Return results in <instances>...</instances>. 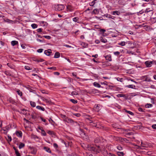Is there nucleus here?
Segmentation results:
<instances>
[{"mask_svg":"<svg viewBox=\"0 0 156 156\" xmlns=\"http://www.w3.org/2000/svg\"><path fill=\"white\" fill-rule=\"evenodd\" d=\"M11 44L12 46H14L17 44H18V42L16 41H11Z\"/></svg>","mask_w":156,"mask_h":156,"instance_id":"27","label":"nucleus"},{"mask_svg":"<svg viewBox=\"0 0 156 156\" xmlns=\"http://www.w3.org/2000/svg\"><path fill=\"white\" fill-rule=\"evenodd\" d=\"M62 142L64 143L66 147L69 146V143H70V142H69L67 141L65 142V141H63Z\"/></svg>","mask_w":156,"mask_h":156,"instance_id":"43","label":"nucleus"},{"mask_svg":"<svg viewBox=\"0 0 156 156\" xmlns=\"http://www.w3.org/2000/svg\"><path fill=\"white\" fill-rule=\"evenodd\" d=\"M42 29L41 28H40L37 29V31L38 32L40 33L42 32Z\"/></svg>","mask_w":156,"mask_h":156,"instance_id":"59","label":"nucleus"},{"mask_svg":"<svg viewBox=\"0 0 156 156\" xmlns=\"http://www.w3.org/2000/svg\"><path fill=\"white\" fill-rule=\"evenodd\" d=\"M43 37L48 39H50L51 38V37L50 36H44Z\"/></svg>","mask_w":156,"mask_h":156,"instance_id":"54","label":"nucleus"},{"mask_svg":"<svg viewBox=\"0 0 156 156\" xmlns=\"http://www.w3.org/2000/svg\"><path fill=\"white\" fill-rule=\"evenodd\" d=\"M0 156H8V155L3 152H1L0 154Z\"/></svg>","mask_w":156,"mask_h":156,"instance_id":"55","label":"nucleus"},{"mask_svg":"<svg viewBox=\"0 0 156 156\" xmlns=\"http://www.w3.org/2000/svg\"><path fill=\"white\" fill-rule=\"evenodd\" d=\"M153 8L151 5H150V8H147V15H148L147 17H148L149 19L151 18V16L153 14Z\"/></svg>","mask_w":156,"mask_h":156,"instance_id":"3","label":"nucleus"},{"mask_svg":"<svg viewBox=\"0 0 156 156\" xmlns=\"http://www.w3.org/2000/svg\"><path fill=\"white\" fill-rule=\"evenodd\" d=\"M16 92L17 93V94L20 96H22V93L20 90L18 89L16 90Z\"/></svg>","mask_w":156,"mask_h":156,"instance_id":"32","label":"nucleus"},{"mask_svg":"<svg viewBox=\"0 0 156 156\" xmlns=\"http://www.w3.org/2000/svg\"><path fill=\"white\" fill-rule=\"evenodd\" d=\"M41 135L43 136H46V134L44 130H43L42 132H41Z\"/></svg>","mask_w":156,"mask_h":156,"instance_id":"50","label":"nucleus"},{"mask_svg":"<svg viewBox=\"0 0 156 156\" xmlns=\"http://www.w3.org/2000/svg\"><path fill=\"white\" fill-rule=\"evenodd\" d=\"M99 12V10L98 9H94L93 11L92 12L91 14H98Z\"/></svg>","mask_w":156,"mask_h":156,"instance_id":"9","label":"nucleus"},{"mask_svg":"<svg viewBox=\"0 0 156 156\" xmlns=\"http://www.w3.org/2000/svg\"><path fill=\"white\" fill-rule=\"evenodd\" d=\"M48 121L52 125H54L55 122L51 118H50L49 119Z\"/></svg>","mask_w":156,"mask_h":156,"instance_id":"35","label":"nucleus"},{"mask_svg":"<svg viewBox=\"0 0 156 156\" xmlns=\"http://www.w3.org/2000/svg\"><path fill=\"white\" fill-rule=\"evenodd\" d=\"M93 85L94 86L98 88H103V87H101L99 84L96 82L94 83Z\"/></svg>","mask_w":156,"mask_h":156,"instance_id":"14","label":"nucleus"},{"mask_svg":"<svg viewBox=\"0 0 156 156\" xmlns=\"http://www.w3.org/2000/svg\"><path fill=\"white\" fill-rule=\"evenodd\" d=\"M95 110L96 111L98 112L101 108V105L100 104L95 105L94 106Z\"/></svg>","mask_w":156,"mask_h":156,"instance_id":"7","label":"nucleus"},{"mask_svg":"<svg viewBox=\"0 0 156 156\" xmlns=\"http://www.w3.org/2000/svg\"><path fill=\"white\" fill-rule=\"evenodd\" d=\"M32 118L34 119H35L37 118V116L34 113H32L31 115Z\"/></svg>","mask_w":156,"mask_h":156,"instance_id":"34","label":"nucleus"},{"mask_svg":"<svg viewBox=\"0 0 156 156\" xmlns=\"http://www.w3.org/2000/svg\"><path fill=\"white\" fill-rule=\"evenodd\" d=\"M44 149L48 152L50 153H51V151L50 150V148L48 147H44Z\"/></svg>","mask_w":156,"mask_h":156,"instance_id":"20","label":"nucleus"},{"mask_svg":"<svg viewBox=\"0 0 156 156\" xmlns=\"http://www.w3.org/2000/svg\"><path fill=\"white\" fill-rule=\"evenodd\" d=\"M117 80L118 81H120L121 82H122L123 81V79L122 78H120L119 77H118L117 78Z\"/></svg>","mask_w":156,"mask_h":156,"instance_id":"52","label":"nucleus"},{"mask_svg":"<svg viewBox=\"0 0 156 156\" xmlns=\"http://www.w3.org/2000/svg\"><path fill=\"white\" fill-rule=\"evenodd\" d=\"M60 117L62 118L63 119V121L64 122H65L66 118H67V117H66V115L62 114L60 115Z\"/></svg>","mask_w":156,"mask_h":156,"instance_id":"26","label":"nucleus"},{"mask_svg":"<svg viewBox=\"0 0 156 156\" xmlns=\"http://www.w3.org/2000/svg\"><path fill=\"white\" fill-rule=\"evenodd\" d=\"M71 95H78V93L77 92H76V91H73L71 93Z\"/></svg>","mask_w":156,"mask_h":156,"instance_id":"45","label":"nucleus"},{"mask_svg":"<svg viewBox=\"0 0 156 156\" xmlns=\"http://www.w3.org/2000/svg\"><path fill=\"white\" fill-rule=\"evenodd\" d=\"M125 112H126L127 113H128L129 114L132 115H133L134 114L132 112H131L129 111H127V110H126Z\"/></svg>","mask_w":156,"mask_h":156,"instance_id":"42","label":"nucleus"},{"mask_svg":"<svg viewBox=\"0 0 156 156\" xmlns=\"http://www.w3.org/2000/svg\"><path fill=\"white\" fill-rule=\"evenodd\" d=\"M53 146L55 148H56L58 147V145L56 143H54Z\"/></svg>","mask_w":156,"mask_h":156,"instance_id":"63","label":"nucleus"},{"mask_svg":"<svg viewBox=\"0 0 156 156\" xmlns=\"http://www.w3.org/2000/svg\"><path fill=\"white\" fill-rule=\"evenodd\" d=\"M66 9L68 11H69L71 12L74 10L73 7L70 5H68L66 6Z\"/></svg>","mask_w":156,"mask_h":156,"instance_id":"8","label":"nucleus"},{"mask_svg":"<svg viewBox=\"0 0 156 156\" xmlns=\"http://www.w3.org/2000/svg\"><path fill=\"white\" fill-rule=\"evenodd\" d=\"M105 16L106 17L109 18H111L112 19H114L115 17L113 16H111L110 15L106 14L105 15Z\"/></svg>","mask_w":156,"mask_h":156,"instance_id":"22","label":"nucleus"},{"mask_svg":"<svg viewBox=\"0 0 156 156\" xmlns=\"http://www.w3.org/2000/svg\"><path fill=\"white\" fill-rule=\"evenodd\" d=\"M97 0H93V1L92 2H91L90 3V6H93L94 5L95 3V1H97Z\"/></svg>","mask_w":156,"mask_h":156,"instance_id":"38","label":"nucleus"},{"mask_svg":"<svg viewBox=\"0 0 156 156\" xmlns=\"http://www.w3.org/2000/svg\"><path fill=\"white\" fill-rule=\"evenodd\" d=\"M30 104L31 106L32 107H34L36 106V103L34 102L31 101H30Z\"/></svg>","mask_w":156,"mask_h":156,"instance_id":"29","label":"nucleus"},{"mask_svg":"<svg viewBox=\"0 0 156 156\" xmlns=\"http://www.w3.org/2000/svg\"><path fill=\"white\" fill-rule=\"evenodd\" d=\"M44 101L46 102L47 103L50 104L51 103V101L50 100L48 99L45 98Z\"/></svg>","mask_w":156,"mask_h":156,"instance_id":"37","label":"nucleus"},{"mask_svg":"<svg viewBox=\"0 0 156 156\" xmlns=\"http://www.w3.org/2000/svg\"><path fill=\"white\" fill-rule=\"evenodd\" d=\"M147 88L149 89L150 88H151L152 89H154V86L152 85H150L149 83L147 82Z\"/></svg>","mask_w":156,"mask_h":156,"instance_id":"21","label":"nucleus"},{"mask_svg":"<svg viewBox=\"0 0 156 156\" xmlns=\"http://www.w3.org/2000/svg\"><path fill=\"white\" fill-rule=\"evenodd\" d=\"M25 146V144L23 143H21L19 145V147L20 149L23 147Z\"/></svg>","mask_w":156,"mask_h":156,"instance_id":"33","label":"nucleus"},{"mask_svg":"<svg viewBox=\"0 0 156 156\" xmlns=\"http://www.w3.org/2000/svg\"><path fill=\"white\" fill-rule=\"evenodd\" d=\"M147 155L150 156H153V154L150 151H149L147 152Z\"/></svg>","mask_w":156,"mask_h":156,"instance_id":"46","label":"nucleus"},{"mask_svg":"<svg viewBox=\"0 0 156 156\" xmlns=\"http://www.w3.org/2000/svg\"><path fill=\"white\" fill-rule=\"evenodd\" d=\"M65 6L63 5H58L55 6V9L57 11H61L64 9Z\"/></svg>","mask_w":156,"mask_h":156,"instance_id":"5","label":"nucleus"},{"mask_svg":"<svg viewBox=\"0 0 156 156\" xmlns=\"http://www.w3.org/2000/svg\"><path fill=\"white\" fill-rule=\"evenodd\" d=\"M112 14L113 15H119L120 14V12L119 11L116 10L113 12Z\"/></svg>","mask_w":156,"mask_h":156,"instance_id":"24","label":"nucleus"},{"mask_svg":"<svg viewBox=\"0 0 156 156\" xmlns=\"http://www.w3.org/2000/svg\"><path fill=\"white\" fill-rule=\"evenodd\" d=\"M153 64L152 61H147V67H150Z\"/></svg>","mask_w":156,"mask_h":156,"instance_id":"15","label":"nucleus"},{"mask_svg":"<svg viewBox=\"0 0 156 156\" xmlns=\"http://www.w3.org/2000/svg\"><path fill=\"white\" fill-rule=\"evenodd\" d=\"M138 110L140 112H145V109H143L142 108H138Z\"/></svg>","mask_w":156,"mask_h":156,"instance_id":"51","label":"nucleus"},{"mask_svg":"<svg viewBox=\"0 0 156 156\" xmlns=\"http://www.w3.org/2000/svg\"><path fill=\"white\" fill-rule=\"evenodd\" d=\"M105 140L101 137L98 136L94 139V142L95 143H99L104 142Z\"/></svg>","mask_w":156,"mask_h":156,"instance_id":"4","label":"nucleus"},{"mask_svg":"<svg viewBox=\"0 0 156 156\" xmlns=\"http://www.w3.org/2000/svg\"><path fill=\"white\" fill-rule=\"evenodd\" d=\"M7 101L13 104H15L16 103L15 100L11 98H8L7 99Z\"/></svg>","mask_w":156,"mask_h":156,"instance_id":"10","label":"nucleus"},{"mask_svg":"<svg viewBox=\"0 0 156 156\" xmlns=\"http://www.w3.org/2000/svg\"><path fill=\"white\" fill-rule=\"evenodd\" d=\"M4 73L7 76H12L11 72L10 71H5Z\"/></svg>","mask_w":156,"mask_h":156,"instance_id":"18","label":"nucleus"},{"mask_svg":"<svg viewBox=\"0 0 156 156\" xmlns=\"http://www.w3.org/2000/svg\"><path fill=\"white\" fill-rule=\"evenodd\" d=\"M100 40L101 42L104 43H106L107 42V40L105 38H103L102 37H100Z\"/></svg>","mask_w":156,"mask_h":156,"instance_id":"23","label":"nucleus"},{"mask_svg":"<svg viewBox=\"0 0 156 156\" xmlns=\"http://www.w3.org/2000/svg\"><path fill=\"white\" fill-rule=\"evenodd\" d=\"M117 149L119 151H121L122 150V147L120 145H119L117 147Z\"/></svg>","mask_w":156,"mask_h":156,"instance_id":"44","label":"nucleus"},{"mask_svg":"<svg viewBox=\"0 0 156 156\" xmlns=\"http://www.w3.org/2000/svg\"><path fill=\"white\" fill-rule=\"evenodd\" d=\"M133 133L131 132H128L126 133V135H133Z\"/></svg>","mask_w":156,"mask_h":156,"instance_id":"61","label":"nucleus"},{"mask_svg":"<svg viewBox=\"0 0 156 156\" xmlns=\"http://www.w3.org/2000/svg\"><path fill=\"white\" fill-rule=\"evenodd\" d=\"M50 49L46 50L44 51V53L47 56H49L50 53L51 52Z\"/></svg>","mask_w":156,"mask_h":156,"instance_id":"12","label":"nucleus"},{"mask_svg":"<svg viewBox=\"0 0 156 156\" xmlns=\"http://www.w3.org/2000/svg\"><path fill=\"white\" fill-rule=\"evenodd\" d=\"M89 124L90 126L97 128H100L101 125L99 122L94 120H90Z\"/></svg>","mask_w":156,"mask_h":156,"instance_id":"2","label":"nucleus"},{"mask_svg":"<svg viewBox=\"0 0 156 156\" xmlns=\"http://www.w3.org/2000/svg\"><path fill=\"white\" fill-rule=\"evenodd\" d=\"M127 42H126L125 41H122L120 42L118 44L121 46H123L125 45L126 43H127Z\"/></svg>","mask_w":156,"mask_h":156,"instance_id":"28","label":"nucleus"},{"mask_svg":"<svg viewBox=\"0 0 156 156\" xmlns=\"http://www.w3.org/2000/svg\"><path fill=\"white\" fill-rule=\"evenodd\" d=\"M60 53L58 52H56L54 55V58H58L60 57Z\"/></svg>","mask_w":156,"mask_h":156,"instance_id":"25","label":"nucleus"},{"mask_svg":"<svg viewBox=\"0 0 156 156\" xmlns=\"http://www.w3.org/2000/svg\"><path fill=\"white\" fill-rule=\"evenodd\" d=\"M11 127V125H8L6 126L5 127H3V128H2L1 130H3L4 131H9V130L10 129Z\"/></svg>","mask_w":156,"mask_h":156,"instance_id":"6","label":"nucleus"},{"mask_svg":"<svg viewBox=\"0 0 156 156\" xmlns=\"http://www.w3.org/2000/svg\"><path fill=\"white\" fill-rule=\"evenodd\" d=\"M65 122L69 123H72L74 122V121L73 119L69 118L68 117L66 118V120Z\"/></svg>","mask_w":156,"mask_h":156,"instance_id":"11","label":"nucleus"},{"mask_svg":"<svg viewBox=\"0 0 156 156\" xmlns=\"http://www.w3.org/2000/svg\"><path fill=\"white\" fill-rule=\"evenodd\" d=\"M70 101L74 104H76L77 103V101L74 99H71Z\"/></svg>","mask_w":156,"mask_h":156,"instance_id":"41","label":"nucleus"},{"mask_svg":"<svg viewBox=\"0 0 156 156\" xmlns=\"http://www.w3.org/2000/svg\"><path fill=\"white\" fill-rule=\"evenodd\" d=\"M8 140H7L9 142H10L12 140V138L11 136H9V135H8Z\"/></svg>","mask_w":156,"mask_h":156,"instance_id":"53","label":"nucleus"},{"mask_svg":"<svg viewBox=\"0 0 156 156\" xmlns=\"http://www.w3.org/2000/svg\"><path fill=\"white\" fill-rule=\"evenodd\" d=\"M154 0H147V2H150V3H151V4L153 5L154 4Z\"/></svg>","mask_w":156,"mask_h":156,"instance_id":"56","label":"nucleus"},{"mask_svg":"<svg viewBox=\"0 0 156 156\" xmlns=\"http://www.w3.org/2000/svg\"><path fill=\"white\" fill-rule=\"evenodd\" d=\"M36 108L37 109L43 111H44L45 110V109L44 108L39 105L37 106Z\"/></svg>","mask_w":156,"mask_h":156,"instance_id":"16","label":"nucleus"},{"mask_svg":"<svg viewBox=\"0 0 156 156\" xmlns=\"http://www.w3.org/2000/svg\"><path fill=\"white\" fill-rule=\"evenodd\" d=\"M43 50H44V49H43L40 48V49H38L37 50V51L38 52L41 53L42 52Z\"/></svg>","mask_w":156,"mask_h":156,"instance_id":"49","label":"nucleus"},{"mask_svg":"<svg viewBox=\"0 0 156 156\" xmlns=\"http://www.w3.org/2000/svg\"><path fill=\"white\" fill-rule=\"evenodd\" d=\"M48 133L50 135H54V133L53 131H48Z\"/></svg>","mask_w":156,"mask_h":156,"instance_id":"40","label":"nucleus"},{"mask_svg":"<svg viewBox=\"0 0 156 156\" xmlns=\"http://www.w3.org/2000/svg\"><path fill=\"white\" fill-rule=\"evenodd\" d=\"M79 18L78 17H76L73 19V21L75 22H77L78 23H79V22H77L78 20H79Z\"/></svg>","mask_w":156,"mask_h":156,"instance_id":"31","label":"nucleus"},{"mask_svg":"<svg viewBox=\"0 0 156 156\" xmlns=\"http://www.w3.org/2000/svg\"><path fill=\"white\" fill-rule=\"evenodd\" d=\"M117 96L118 98L124 97L125 99H128L127 97L126 96L125 94H119L117 95Z\"/></svg>","mask_w":156,"mask_h":156,"instance_id":"17","label":"nucleus"},{"mask_svg":"<svg viewBox=\"0 0 156 156\" xmlns=\"http://www.w3.org/2000/svg\"><path fill=\"white\" fill-rule=\"evenodd\" d=\"M16 135L19 137H21L22 135V133L21 131H17L16 132Z\"/></svg>","mask_w":156,"mask_h":156,"instance_id":"19","label":"nucleus"},{"mask_svg":"<svg viewBox=\"0 0 156 156\" xmlns=\"http://www.w3.org/2000/svg\"><path fill=\"white\" fill-rule=\"evenodd\" d=\"M48 69H52L53 70H56V68L55 67H49L48 68Z\"/></svg>","mask_w":156,"mask_h":156,"instance_id":"47","label":"nucleus"},{"mask_svg":"<svg viewBox=\"0 0 156 156\" xmlns=\"http://www.w3.org/2000/svg\"><path fill=\"white\" fill-rule=\"evenodd\" d=\"M152 128L155 129H156V124H154L152 126Z\"/></svg>","mask_w":156,"mask_h":156,"instance_id":"64","label":"nucleus"},{"mask_svg":"<svg viewBox=\"0 0 156 156\" xmlns=\"http://www.w3.org/2000/svg\"><path fill=\"white\" fill-rule=\"evenodd\" d=\"M74 115L77 117H79L80 116V114L79 113L74 114Z\"/></svg>","mask_w":156,"mask_h":156,"instance_id":"62","label":"nucleus"},{"mask_svg":"<svg viewBox=\"0 0 156 156\" xmlns=\"http://www.w3.org/2000/svg\"><path fill=\"white\" fill-rule=\"evenodd\" d=\"M117 153L119 156H123L124 155V154L122 152L119 151L117 152Z\"/></svg>","mask_w":156,"mask_h":156,"instance_id":"36","label":"nucleus"},{"mask_svg":"<svg viewBox=\"0 0 156 156\" xmlns=\"http://www.w3.org/2000/svg\"><path fill=\"white\" fill-rule=\"evenodd\" d=\"M105 57L106 60L108 61H111L112 60L111 55H107Z\"/></svg>","mask_w":156,"mask_h":156,"instance_id":"13","label":"nucleus"},{"mask_svg":"<svg viewBox=\"0 0 156 156\" xmlns=\"http://www.w3.org/2000/svg\"><path fill=\"white\" fill-rule=\"evenodd\" d=\"M113 53L114 55L118 56L119 55L120 52L119 51H117L114 52Z\"/></svg>","mask_w":156,"mask_h":156,"instance_id":"48","label":"nucleus"},{"mask_svg":"<svg viewBox=\"0 0 156 156\" xmlns=\"http://www.w3.org/2000/svg\"><path fill=\"white\" fill-rule=\"evenodd\" d=\"M24 68L25 69L27 70H30L31 69H30V67L28 66H25Z\"/></svg>","mask_w":156,"mask_h":156,"instance_id":"57","label":"nucleus"},{"mask_svg":"<svg viewBox=\"0 0 156 156\" xmlns=\"http://www.w3.org/2000/svg\"><path fill=\"white\" fill-rule=\"evenodd\" d=\"M151 82L152 83H153L152 81L147 76V82Z\"/></svg>","mask_w":156,"mask_h":156,"instance_id":"58","label":"nucleus"},{"mask_svg":"<svg viewBox=\"0 0 156 156\" xmlns=\"http://www.w3.org/2000/svg\"><path fill=\"white\" fill-rule=\"evenodd\" d=\"M126 87L129 88H131L132 89H135L136 86L134 85H127Z\"/></svg>","mask_w":156,"mask_h":156,"instance_id":"30","label":"nucleus"},{"mask_svg":"<svg viewBox=\"0 0 156 156\" xmlns=\"http://www.w3.org/2000/svg\"><path fill=\"white\" fill-rule=\"evenodd\" d=\"M147 108H151L152 106V105L150 104H147Z\"/></svg>","mask_w":156,"mask_h":156,"instance_id":"60","label":"nucleus"},{"mask_svg":"<svg viewBox=\"0 0 156 156\" xmlns=\"http://www.w3.org/2000/svg\"><path fill=\"white\" fill-rule=\"evenodd\" d=\"M87 147L89 150L93 151L96 154L100 153L101 151V148L99 145H95L93 146L88 145Z\"/></svg>","mask_w":156,"mask_h":156,"instance_id":"1","label":"nucleus"},{"mask_svg":"<svg viewBox=\"0 0 156 156\" xmlns=\"http://www.w3.org/2000/svg\"><path fill=\"white\" fill-rule=\"evenodd\" d=\"M31 26L33 29H35L37 27V25L36 24L34 23L31 25Z\"/></svg>","mask_w":156,"mask_h":156,"instance_id":"39","label":"nucleus"}]
</instances>
